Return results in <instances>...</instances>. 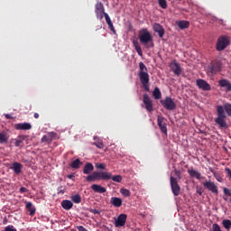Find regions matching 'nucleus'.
Returning <instances> with one entry per match:
<instances>
[{"label": "nucleus", "mask_w": 231, "mask_h": 231, "mask_svg": "<svg viewBox=\"0 0 231 231\" xmlns=\"http://www.w3.org/2000/svg\"><path fill=\"white\" fill-rule=\"evenodd\" d=\"M226 115L231 116V104L226 103L224 106H217V117L215 118V122L220 129H226V127H228L226 124Z\"/></svg>", "instance_id": "f257e3e1"}, {"label": "nucleus", "mask_w": 231, "mask_h": 231, "mask_svg": "<svg viewBox=\"0 0 231 231\" xmlns=\"http://www.w3.org/2000/svg\"><path fill=\"white\" fill-rule=\"evenodd\" d=\"M86 180L87 181H97V180L107 181L109 180H113L116 183H122L121 175L113 176V174L108 171H94L92 174L87 176Z\"/></svg>", "instance_id": "f03ea898"}, {"label": "nucleus", "mask_w": 231, "mask_h": 231, "mask_svg": "<svg viewBox=\"0 0 231 231\" xmlns=\"http://www.w3.org/2000/svg\"><path fill=\"white\" fill-rule=\"evenodd\" d=\"M147 66L143 62L139 63V73L138 77L140 79V82L144 89V91H149L151 88V84L149 83V72H147Z\"/></svg>", "instance_id": "7ed1b4c3"}, {"label": "nucleus", "mask_w": 231, "mask_h": 231, "mask_svg": "<svg viewBox=\"0 0 231 231\" xmlns=\"http://www.w3.org/2000/svg\"><path fill=\"white\" fill-rule=\"evenodd\" d=\"M139 41L143 46L145 48H154V42H152V35H151V32L147 31V29H143L139 32Z\"/></svg>", "instance_id": "20e7f679"}, {"label": "nucleus", "mask_w": 231, "mask_h": 231, "mask_svg": "<svg viewBox=\"0 0 231 231\" xmlns=\"http://www.w3.org/2000/svg\"><path fill=\"white\" fill-rule=\"evenodd\" d=\"M161 104L168 111H174L176 109V102L171 97H166L165 99L161 100Z\"/></svg>", "instance_id": "39448f33"}, {"label": "nucleus", "mask_w": 231, "mask_h": 231, "mask_svg": "<svg viewBox=\"0 0 231 231\" xmlns=\"http://www.w3.org/2000/svg\"><path fill=\"white\" fill-rule=\"evenodd\" d=\"M230 44V39L227 36H220L217 42V51H223Z\"/></svg>", "instance_id": "423d86ee"}, {"label": "nucleus", "mask_w": 231, "mask_h": 231, "mask_svg": "<svg viewBox=\"0 0 231 231\" xmlns=\"http://www.w3.org/2000/svg\"><path fill=\"white\" fill-rule=\"evenodd\" d=\"M223 64L219 60H215L210 63L208 67V70L211 75H216V73H219L221 71Z\"/></svg>", "instance_id": "0eeeda50"}, {"label": "nucleus", "mask_w": 231, "mask_h": 231, "mask_svg": "<svg viewBox=\"0 0 231 231\" xmlns=\"http://www.w3.org/2000/svg\"><path fill=\"white\" fill-rule=\"evenodd\" d=\"M170 185L172 191L173 196H179L181 192V187L178 183V180L174 177L170 178Z\"/></svg>", "instance_id": "6e6552de"}, {"label": "nucleus", "mask_w": 231, "mask_h": 231, "mask_svg": "<svg viewBox=\"0 0 231 231\" xmlns=\"http://www.w3.org/2000/svg\"><path fill=\"white\" fill-rule=\"evenodd\" d=\"M196 84L199 88V89H201L202 91H210L212 89V87L207 80L199 79L196 80Z\"/></svg>", "instance_id": "1a4fd4ad"}, {"label": "nucleus", "mask_w": 231, "mask_h": 231, "mask_svg": "<svg viewBox=\"0 0 231 231\" xmlns=\"http://www.w3.org/2000/svg\"><path fill=\"white\" fill-rule=\"evenodd\" d=\"M203 186L205 187V189H208V190H209L213 194H219V190L217 189V186L212 180H206L203 183Z\"/></svg>", "instance_id": "9d476101"}, {"label": "nucleus", "mask_w": 231, "mask_h": 231, "mask_svg": "<svg viewBox=\"0 0 231 231\" xmlns=\"http://www.w3.org/2000/svg\"><path fill=\"white\" fill-rule=\"evenodd\" d=\"M95 14L97 19H100V20L104 19V16L107 13L105 12L104 5H102V3L99 2L96 5Z\"/></svg>", "instance_id": "9b49d317"}, {"label": "nucleus", "mask_w": 231, "mask_h": 231, "mask_svg": "<svg viewBox=\"0 0 231 231\" xmlns=\"http://www.w3.org/2000/svg\"><path fill=\"white\" fill-rule=\"evenodd\" d=\"M143 102L145 106V109L149 112V113H152V111H154V108L152 106V100H151V97H149L148 94H144L143 95Z\"/></svg>", "instance_id": "f8f14e48"}, {"label": "nucleus", "mask_w": 231, "mask_h": 231, "mask_svg": "<svg viewBox=\"0 0 231 231\" xmlns=\"http://www.w3.org/2000/svg\"><path fill=\"white\" fill-rule=\"evenodd\" d=\"M126 222H127V216L125 214H120L115 222V226H116L117 228L120 226H125Z\"/></svg>", "instance_id": "ddd939ff"}, {"label": "nucleus", "mask_w": 231, "mask_h": 231, "mask_svg": "<svg viewBox=\"0 0 231 231\" xmlns=\"http://www.w3.org/2000/svg\"><path fill=\"white\" fill-rule=\"evenodd\" d=\"M170 68L171 71H173L174 75H177V77H180V75H181V67L180 66V63H178L176 60L172 61L170 64Z\"/></svg>", "instance_id": "4468645a"}, {"label": "nucleus", "mask_w": 231, "mask_h": 231, "mask_svg": "<svg viewBox=\"0 0 231 231\" xmlns=\"http://www.w3.org/2000/svg\"><path fill=\"white\" fill-rule=\"evenodd\" d=\"M14 129L17 131H30L32 125L30 123H19L14 125Z\"/></svg>", "instance_id": "2eb2a0df"}, {"label": "nucleus", "mask_w": 231, "mask_h": 231, "mask_svg": "<svg viewBox=\"0 0 231 231\" xmlns=\"http://www.w3.org/2000/svg\"><path fill=\"white\" fill-rule=\"evenodd\" d=\"M157 124L162 133H163L164 134H167V124H165V118H163L162 116H158Z\"/></svg>", "instance_id": "dca6fc26"}, {"label": "nucleus", "mask_w": 231, "mask_h": 231, "mask_svg": "<svg viewBox=\"0 0 231 231\" xmlns=\"http://www.w3.org/2000/svg\"><path fill=\"white\" fill-rule=\"evenodd\" d=\"M153 32L158 33L159 37L162 39L165 35V29L160 23L153 24Z\"/></svg>", "instance_id": "f3484780"}, {"label": "nucleus", "mask_w": 231, "mask_h": 231, "mask_svg": "<svg viewBox=\"0 0 231 231\" xmlns=\"http://www.w3.org/2000/svg\"><path fill=\"white\" fill-rule=\"evenodd\" d=\"M53 138H55V133L51 132L42 137V143H51V142L53 141Z\"/></svg>", "instance_id": "a211bd4d"}, {"label": "nucleus", "mask_w": 231, "mask_h": 231, "mask_svg": "<svg viewBox=\"0 0 231 231\" xmlns=\"http://www.w3.org/2000/svg\"><path fill=\"white\" fill-rule=\"evenodd\" d=\"M10 169L14 171V174L19 175L23 171V164H21L20 162H13Z\"/></svg>", "instance_id": "6ab92c4d"}, {"label": "nucleus", "mask_w": 231, "mask_h": 231, "mask_svg": "<svg viewBox=\"0 0 231 231\" xmlns=\"http://www.w3.org/2000/svg\"><path fill=\"white\" fill-rule=\"evenodd\" d=\"M91 189L94 192H97V194H104L107 192V189L106 188L98 184H92Z\"/></svg>", "instance_id": "aec40b11"}, {"label": "nucleus", "mask_w": 231, "mask_h": 231, "mask_svg": "<svg viewBox=\"0 0 231 231\" xmlns=\"http://www.w3.org/2000/svg\"><path fill=\"white\" fill-rule=\"evenodd\" d=\"M95 171V166H93V163L87 162L83 168V174H91Z\"/></svg>", "instance_id": "412c9836"}, {"label": "nucleus", "mask_w": 231, "mask_h": 231, "mask_svg": "<svg viewBox=\"0 0 231 231\" xmlns=\"http://www.w3.org/2000/svg\"><path fill=\"white\" fill-rule=\"evenodd\" d=\"M104 17L111 32H113V33H116V30H115V26L113 25V22L111 21V17H109V14L106 13L105 14Z\"/></svg>", "instance_id": "4be33fe9"}, {"label": "nucleus", "mask_w": 231, "mask_h": 231, "mask_svg": "<svg viewBox=\"0 0 231 231\" xmlns=\"http://www.w3.org/2000/svg\"><path fill=\"white\" fill-rule=\"evenodd\" d=\"M218 86H220V88H226V91H231V84L228 79H220L218 81Z\"/></svg>", "instance_id": "5701e85b"}, {"label": "nucleus", "mask_w": 231, "mask_h": 231, "mask_svg": "<svg viewBox=\"0 0 231 231\" xmlns=\"http://www.w3.org/2000/svg\"><path fill=\"white\" fill-rule=\"evenodd\" d=\"M110 203L111 205H113V207H116V208H120L122 207V199L117 198V197H112L110 199Z\"/></svg>", "instance_id": "b1692460"}, {"label": "nucleus", "mask_w": 231, "mask_h": 231, "mask_svg": "<svg viewBox=\"0 0 231 231\" xmlns=\"http://www.w3.org/2000/svg\"><path fill=\"white\" fill-rule=\"evenodd\" d=\"M61 207L64 210H71V208H73V202H71V200L64 199L61 201Z\"/></svg>", "instance_id": "393cba45"}, {"label": "nucleus", "mask_w": 231, "mask_h": 231, "mask_svg": "<svg viewBox=\"0 0 231 231\" xmlns=\"http://www.w3.org/2000/svg\"><path fill=\"white\" fill-rule=\"evenodd\" d=\"M94 143L93 145H96V147H97V149H104L105 145H104V141H102L100 138H98V136H94Z\"/></svg>", "instance_id": "a878e982"}, {"label": "nucleus", "mask_w": 231, "mask_h": 231, "mask_svg": "<svg viewBox=\"0 0 231 231\" xmlns=\"http://www.w3.org/2000/svg\"><path fill=\"white\" fill-rule=\"evenodd\" d=\"M71 169H80V166L83 165V162H80V159H76L70 162Z\"/></svg>", "instance_id": "bb28decb"}, {"label": "nucleus", "mask_w": 231, "mask_h": 231, "mask_svg": "<svg viewBox=\"0 0 231 231\" xmlns=\"http://www.w3.org/2000/svg\"><path fill=\"white\" fill-rule=\"evenodd\" d=\"M188 173L191 178H196L197 180H201V173L196 170H188Z\"/></svg>", "instance_id": "cd10ccee"}, {"label": "nucleus", "mask_w": 231, "mask_h": 231, "mask_svg": "<svg viewBox=\"0 0 231 231\" xmlns=\"http://www.w3.org/2000/svg\"><path fill=\"white\" fill-rule=\"evenodd\" d=\"M177 25L179 26V28H180V30H185L189 28V26H190V23H189V21L183 20L177 22Z\"/></svg>", "instance_id": "c85d7f7f"}, {"label": "nucleus", "mask_w": 231, "mask_h": 231, "mask_svg": "<svg viewBox=\"0 0 231 231\" xmlns=\"http://www.w3.org/2000/svg\"><path fill=\"white\" fill-rule=\"evenodd\" d=\"M25 208L30 211V216L35 215V207H33L32 202H26Z\"/></svg>", "instance_id": "c756f323"}, {"label": "nucleus", "mask_w": 231, "mask_h": 231, "mask_svg": "<svg viewBox=\"0 0 231 231\" xmlns=\"http://www.w3.org/2000/svg\"><path fill=\"white\" fill-rule=\"evenodd\" d=\"M133 44L135 48V51L138 53L140 57H142L143 55V52L142 51V47L140 46V43H138V42L136 41H134Z\"/></svg>", "instance_id": "7c9ffc66"}, {"label": "nucleus", "mask_w": 231, "mask_h": 231, "mask_svg": "<svg viewBox=\"0 0 231 231\" xmlns=\"http://www.w3.org/2000/svg\"><path fill=\"white\" fill-rule=\"evenodd\" d=\"M152 95L155 100H160V98H162V91H160V88L158 87H155Z\"/></svg>", "instance_id": "2f4dec72"}, {"label": "nucleus", "mask_w": 231, "mask_h": 231, "mask_svg": "<svg viewBox=\"0 0 231 231\" xmlns=\"http://www.w3.org/2000/svg\"><path fill=\"white\" fill-rule=\"evenodd\" d=\"M0 143H8V135L5 132L0 133Z\"/></svg>", "instance_id": "473e14b6"}, {"label": "nucleus", "mask_w": 231, "mask_h": 231, "mask_svg": "<svg viewBox=\"0 0 231 231\" xmlns=\"http://www.w3.org/2000/svg\"><path fill=\"white\" fill-rule=\"evenodd\" d=\"M26 136H19L17 139H14V146L21 147V144L24 142Z\"/></svg>", "instance_id": "72a5a7b5"}, {"label": "nucleus", "mask_w": 231, "mask_h": 231, "mask_svg": "<svg viewBox=\"0 0 231 231\" xmlns=\"http://www.w3.org/2000/svg\"><path fill=\"white\" fill-rule=\"evenodd\" d=\"M222 225L226 230H230L231 228V220L230 219H224L222 221Z\"/></svg>", "instance_id": "f704fd0d"}, {"label": "nucleus", "mask_w": 231, "mask_h": 231, "mask_svg": "<svg viewBox=\"0 0 231 231\" xmlns=\"http://www.w3.org/2000/svg\"><path fill=\"white\" fill-rule=\"evenodd\" d=\"M120 192H121L122 196H124L125 198L131 197V191L129 189H127L122 188L120 189Z\"/></svg>", "instance_id": "c9c22d12"}, {"label": "nucleus", "mask_w": 231, "mask_h": 231, "mask_svg": "<svg viewBox=\"0 0 231 231\" xmlns=\"http://www.w3.org/2000/svg\"><path fill=\"white\" fill-rule=\"evenodd\" d=\"M71 199H72L73 203H78V204L82 201V198L79 194L72 196Z\"/></svg>", "instance_id": "e433bc0d"}, {"label": "nucleus", "mask_w": 231, "mask_h": 231, "mask_svg": "<svg viewBox=\"0 0 231 231\" xmlns=\"http://www.w3.org/2000/svg\"><path fill=\"white\" fill-rule=\"evenodd\" d=\"M159 6L162 8L163 10L167 9V0H158Z\"/></svg>", "instance_id": "4c0bfd02"}, {"label": "nucleus", "mask_w": 231, "mask_h": 231, "mask_svg": "<svg viewBox=\"0 0 231 231\" xmlns=\"http://www.w3.org/2000/svg\"><path fill=\"white\" fill-rule=\"evenodd\" d=\"M96 169H101L102 171H106V164L103 162H97Z\"/></svg>", "instance_id": "58836bf2"}, {"label": "nucleus", "mask_w": 231, "mask_h": 231, "mask_svg": "<svg viewBox=\"0 0 231 231\" xmlns=\"http://www.w3.org/2000/svg\"><path fill=\"white\" fill-rule=\"evenodd\" d=\"M4 231H17V228H15V226L9 225L5 227Z\"/></svg>", "instance_id": "ea45409f"}, {"label": "nucleus", "mask_w": 231, "mask_h": 231, "mask_svg": "<svg viewBox=\"0 0 231 231\" xmlns=\"http://www.w3.org/2000/svg\"><path fill=\"white\" fill-rule=\"evenodd\" d=\"M225 196H231V189L228 188H224Z\"/></svg>", "instance_id": "a19ab883"}, {"label": "nucleus", "mask_w": 231, "mask_h": 231, "mask_svg": "<svg viewBox=\"0 0 231 231\" xmlns=\"http://www.w3.org/2000/svg\"><path fill=\"white\" fill-rule=\"evenodd\" d=\"M175 176H177V178H179V180H181V171H178V170H175Z\"/></svg>", "instance_id": "79ce46f5"}, {"label": "nucleus", "mask_w": 231, "mask_h": 231, "mask_svg": "<svg viewBox=\"0 0 231 231\" xmlns=\"http://www.w3.org/2000/svg\"><path fill=\"white\" fill-rule=\"evenodd\" d=\"M24 192H28V189H26L25 187H21L20 188V193L24 194Z\"/></svg>", "instance_id": "37998d69"}, {"label": "nucleus", "mask_w": 231, "mask_h": 231, "mask_svg": "<svg viewBox=\"0 0 231 231\" xmlns=\"http://www.w3.org/2000/svg\"><path fill=\"white\" fill-rule=\"evenodd\" d=\"M65 190L62 189V187L58 188V194H64Z\"/></svg>", "instance_id": "c03bdc74"}, {"label": "nucleus", "mask_w": 231, "mask_h": 231, "mask_svg": "<svg viewBox=\"0 0 231 231\" xmlns=\"http://www.w3.org/2000/svg\"><path fill=\"white\" fill-rule=\"evenodd\" d=\"M78 230L79 231H88V229H86V227H84L83 226H78Z\"/></svg>", "instance_id": "a18cd8bd"}, {"label": "nucleus", "mask_w": 231, "mask_h": 231, "mask_svg": "<svg viewBox=\"0 0 231 231\" xmlns=\"http://www.w3.org/2000/svg\"><path fill=\"white\" fill-rule=\"evenodd\" d=\"M67 178L69 179V180H73V178H75V174H69V175H68L67 176Z\"/></svg>", "instance_id": "49530a36"}, {"label": "nucleus", "mask_w": 231, "mask_h": 231, "mask_svg": "<svg viewBox=\"0 0 231 231\" xmlns=\"http://www.w3.org/2000/svg\"><path fill=\"white\" fill-rule=\"evenodd\" d=\"M5 118L7 120H12V116H10V114H5Z\"/></svg>", "instance_id": "de8ad7c7"}, {"label": "nucleus", "mask_w": 231, "mask_h": 231, "mask_svg": "<svg viewBox=\"0 0 231 231\" xmlns=\"http://www.w3.org/2000/svg\"><path fill=\"white\" fill-rule=\"evenodd\" d=\"M197 193L199 196H201V194H203V191L201 190V189H198Z\"/></svg>", "instance_id": "09e8293b"}, {"label": "nucleus", "mask_w": 231, "mask_h": 231, "mask_svg": "<svg viewBox=\"0 0 231 231\" xmlns=\"http://www.w3.org/2000/svg\"><path fill=\"white\" fill-rule=\"evenodd\" d=\"M217 181H219L220 183H221V181H223V179L220 178V177H217Z\"/></svg>", "instance_id": "8fccbe9b"}, {"label": "nucleus", "mask_w": 231, "mask_h": 231, "mask_svg": "<svg viewBox=\"0 0 231 231\" xmlns=\"http://www.w3.org/2000/svg\"><path fill=\"white\" fill-rule=\"evenodd\" d=\"M34 118H39V114L38 113H34Z\"/></svg>", "instance_id": "3c124183"}, {"label": "nucleus", "mask_w": 231, "mask_h": 231, "mask_svg": "<svg viewBox=\"0 0 231 231\" xmlns=\"http://www.w3.org/2000/svg\"><path fill=\"white\" fill-rule=\"evenodd\" d=\"M93 213H94V214H98V210L95 209V210L93 211Z\"/></svg>", "instance_id": "603ef678"}, {"label": "nucleus", "mask_w": 231, "mask_h": 231, "mask_svg": "<svg viewBox=\"0 0 231 231\" xmlns=\"http://www.w3.org/2000/svg\"><path fill=\"white\" fill-rule=\"evenodd\" d=\"M224 199H225V201H226V200H227V199H226V197H224Z\"/></svg>", "instance_id": "864d4df0"}, {"label": "nucleus", "mask_w": 231, "mask_h": 231, "mask_svg": "<svg viewBox=\"0 0 231 231\" xmlns=\"http://www.w3.org/2000/svg\"><path fill=\"white\" fill-rule=\"evenodd\" d=\"M217 19V18H213V20H215V21H216Z\"/></svg>", "instance_id": "5fc2aeb1"}]
</instances>
